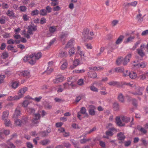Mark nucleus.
I'll return each mask as SVG.
<instances>
[{
  "mask_svg": "<svg viewBox=\"0 0 148 148\" xmlns=\"http://www.w3.org/2000/svg\"><path fill=\"white\" fill-rule=\"evenodd\" d=\"M19 82H18L16 81L12 83V88L16 89L18 86Z\"/></svg>",
  "mask_w": 148,
  "mask_h": 148,
  "instance_id": "obj_33",
  "label": "nucleus"
},
{
  "mask_svg": "<svg viewBox=\"0 0 148 148\" xmlns=\"http://www.w3.org/2000/svg\"><path fill=\"white\" fill-rule=\"evenodd\" d=\"M142 14H138L136 16V18L139 22H141L143 21V18L141 17Z\"/></svg>",
  "mask_w": 148,
  "mask_h": 148,
  "instance_id": "obj_40",
  "label": "nucleus"
},
{
  "mask_svg": "<svg viewBox=\"0 0 148 148\" xmlns=\"http://www.w3.org/2000/svg\"><path fill=\"white\" fill-rule=\"evenodd\" d=\"M118 99L121 102H123L124 101V99L123 96L121 93L119 94L118 97Z\"/></svg>",
  "mask_w": 148,
  "mask_h": 148,
  "instance_id": "obj_34",
  "label": "nucleus"
},
{
  "mask_svg": "<svg viewBox=\"0 0 148 148\" xmlns=\"http://www.w3.org/2000/svg\"><path fill=\"white\" fill-rule=\"evenodd\" d=\"M20 114V111L19 110L16 109L14 114L13 117L15 118H17L18 116H19Z\"/></svg>",
  "mask_w": 148,
  "mask_h": 148,
  "instance_id": "obj_21",
  "label": "nucleus"
},
{
  "mask_svg": "<svg viewBox=\"0 0 148 148\" xmlns=\"http://www.w3.org/2000/svg\"><path fill=\"white\" fill-rule=\"evenodd\" d=\"M5 23V17H2L0 18V23L1 24H4Z\"/></svg>",
  "mask_w": 148,
  "mask_h": 148,
  "instance_id": "obj_55",
  "label": "nucleus"
},
{
  "mask_svg": "<svg viewBox=\"0 0 148 148\" xmlns=\"http://www.w3.org/2000/svg\"><path fill=\"white\" fill-rule=\"evenodd\" d=\"M130 78L132 79H135L137 77V74L134 72H132L130 73H129V75Z\"/></svg>",
  "mask_w": 148,
  "mask_h": 148,
  "instance_id": "obj_19",
  "label": "nucleus"
},
{
  "mask_svg": "<svg viewBox=\"0 0 148 148\" xmlns=\"http://www.w3.org/2000/svg\"><path fill=\"white\" fill-rule=\"evenodd\" d=\"M81 114L84 115V117H88V114L86 112V109L84 107H82L81 108L80 111L78 112L77 116L80 120H81L82 119L80 117L81 116Z\"/></svg>",
  "mask_w": 148,
  "mask_h": 148,
  "instance_id": "obj_2",
  "label": "nucleus"
},
{
  "mask_svg": "<svg viewBox=\"0 0 148 148\" xmlns=\"http://www.w3.org/2000/svg\"><path fill=\"white\" fill-rule=\"evenodd\" d=\"M50 141L49 140L46 139L41 141V143L43 145H45L48 144Z\"/></svg>",
  "mask_w": 148,
  "mask_h": 148,
  "instance_id": "obj_48",
  "label": "nucleus"
},
{
  "mask_svg": "<svg viewBox=\"0 0 148 148\" xmlns=\"http://www.w3.org/2000/svg\"><path fill=\"white\" fill-rule=\"evenodd\" d=\"M45 108L49 110L52 108V105L49 103H47L45 104Z\"/></svg>",
  "mask_w": 148,
  "mask_h": 148,
  "instance_id": "obj_47",
  "label": "nucleus"
},
{
  "mask_svg": "<svg viewBox=\"0 0 148 148\" xmlns=\"http://www.w3.org/2000/svg\"><path fill=\"white\" fill-rule=\"evenodd\" d=\"M144 90V88L142 87H139L137 90V91L135 92H132V93L134 95H143V92Z\"/></svg>",
  "mask_w": 148,
  "mask_h": 148,
  "instance_id": "obj_9",
  "label": "nucleus"
},
{
  "mask_svg": "<svg viewBox=\"0 0 148 148\" xmlns=\"http://www.w3.org/2000/svg\"><path fill=\"white\" fill-rule=\"evenodd\" d=\"M40 117V115L39 114H35L34 116L33 119L39 120Z\"/></svg>",
  "mask_w": 148,
  "mask_h": 148,
  "instance_id": "obj_57",
  "label": "nucleus"
},
{
  "mask_svg": "<svg viewBox=\"0 0 148 148\" xmlns=\"http://www.w3.org/2000/svg\"><path fill=\"white\" fill-rule=\"evenodd\" d=\"M7 15L9 17H14V13L12 10H8L6 12Z\"/></svg>",
  "mask_w": 148,
  "mask_h": 148,
  "instance_id": "obj_22",
  "label": "nucleus"
},
{
  "mask_svg": "<svg viewBox=\"0 0 148 148\" xmlns=\"http://www.w3.org/2000/svg\"><path fill=\"white\" fill-rule=\"evenodd\" d=\"M10 140H9L7 141V143L8 145L11 148H15V146L13 143L10 142Z\"/></svg>",
  "mask_w": 148,
  "mask_h": 148,
  "instance_id": "obj_36",
  "label": "nucleus"
},
{
  "mask_svg": "<svg viewBox=\"0 0 148 148\" xmlns=\"http://www.w3.org/2000/svg\"><path fill=\"white\" fill-rule=\"evenodd\" d=\"M7 43L8 44L13 45L15 43V41L12 39H10L7 40Z\"/></svg>",
  "mask_w": 148,
  "mask_h": 148,
  "instance_id": "obj_56",
  "label": "nucleus"
},
{
  "mask_svg": "<svg viewBox=\"0 0 148 148\" xmlns=\"http://www.w3.org/2000/svg\"><path fill=\"white\" fill-rule=\"evenodd\" d=\"M90 88L91 90L94 92H97L98 91V89L94 86H91Z\"/></svg>",
  "mask_w": 148,
  "mask_h": 148,
  "instance_id": "obj_58",
  "label": "nucleus"
},
{
  "mask_svg": "<svg viewBox=\"0 0 148 148\" xmlns=\"http://www.w3.org/2000/svg\"><path fill=\"white\" fill-rule=\"evenodd\" d=\"M15 123L16 125L18 126H21L23 124L21 123V120L19 119L16 120L15 121Z\"/></svg>",
  "mask_w": 148,
  "mask_h": 148,
  "instance_id": "obj_41",
  "label": "nucleus"
},
{
  "mask_svg": "<svg viewBox=\"0 0 148 148\" xmlns=\"http://www.w3.org/2000/svg\"><path fill=\"white\" fill-rule=\"evenodd\" d=\"M64 79L65 78L64 77L58 76L55 79L53 80V82L54 84H58L62 82Z\"/></svg>",
  "mask_w": 148,
  "mask_h": 148,
  "instance_id": "obj_7",
  "label": "nucleus"
},
{
  "mask_svg": "<svg viewBox=\"0 0 148 148\" xmlns=\"http://www.w3.org/2000/svg\"><path fill=\"white\" fill-rule=\"evenodd\" d=\"M28 28L32 31H36L37 30V26L34 25H29L28 27Z\"/></svg>",
  "mask_w": 148,
  "mask_h": 148,
  "instance_id": "obj_25",
  "label": "nucleus"
},
{
  "mask_svg": "<svg viewBox=\"0 0 148 148\" xmlns=\"http://www.w3.org/2000/svg\"><path fill=\"white\" fill-rule=\"evenodd\" d=\"M97 74L96 73H93L89 74L88 75V76L91 78H95L97 77Z\"/></svg>",
  "mask_w": 148,
  "mask_h": 148,
  "instance_id": "obj_52",
  "label": "nucleus"
},
{
  "mask_svg": "<svg viewBox=\"0 0 148 148\" xmlns=\"http://www.w3.org/2000/svg\"><path fill=\"white\" fill-rule=\"evenodd\" d=\"M39 14V11L37 10H35L32 11L31 14L32 16L37 15Z\"/></svg>",
  "mask_w": 148,
  "mask_h": 148,
  "instance_id": "obj_35",
  "label": "nucleus"
},
{
  "mask_svg": "<svg viewBox=\"0 0 148 148\" xmlns=\"http://www.w3.org/2000/svg\"><path fill=\"white\" fill-rule=\"evenodd\" d=\"M77 84L78 85L80 86L83 85L84 84L83 79H80L78 80Z\"/></svg>",
  "mask_w": 148,
  "mask_h": 148,
  "instance_id": "obj_51",
  "label": "nucleus"
},
{
  "mask_svg": "<svg viewBox=\"0 0 148 148\" xmlns=\"http://www.w3.org/2000/svg\"><path fill=\"white\" fill-rule=\"evenodd\" d=\"M46 11L47 13H50L52 12V8L49 6H47L46 7Z\"/></svg>",
  "mask_w": 148,
  "mask_h": 148,
  "instance_id": "obj_44",
  "label": "nucleus"
},
{
  "mask_svg": "<svg viewBox=\"0 0 148 148\" xmlns=\"http://www.w3.org/2000/svg\"><path fill=\"white\" fill-rule=\"evenodd\" d=\"M113 108L115 110H116L119 109V104L117 103H114Z\"/></svg>",
  "mask_w": 148,
  "mask_h": 148,
  "instance_id": "obj_59",
  "label": "nucleus"
},
{
  "mask_svg": "<svg viewBox=\"0 0 148 148\" xmlns=\"http://www.w3.org/2000/svg\"><path fill=\"white\" fill-rule=\"evenodd\" d=\"M41 53L38 52L36 54L33 53L29 56V57L31 58V60L29 62V63L32 65L35 64L36 62V60L39 59L41 57Z\"/></svg>",
  "mask_w": 148,
  "mask_h": 148,
  "instance_id": "obj_1",
  "label": "nucleus"
},
{
  "mask_svg": "<svg viewBox=\"0 0 148 148\" xmlns=\"http://www.w3.org/2000/svg\"><path fill=\"white\" fill-rule=\"evenodd\" d=\"M67 66V63L66 61L63 63L61 66V69L62 70H64L66 68Z\"/></svg>",
  "mask_w": 148,
  "mask_h": 148,
  "instance_id": "obj_45",
  "label": "nucleus"
},
{
  "mask_svg": "<svg viewBox=\"0 0 148 148\" xmlns=\"http://www.w3.org/2000/svg\"><path fill=\"white\" fill-rule=\"evenodd\" d=\"M89 32V30L87 28L84 29L82 34L83 37L84 38L85 40H91L92 39V38L90 36Z\"/></svg>",
  "mask_w": 148,
  "mask_h": 148,
  "instance_id": "obj_4",
  "label": "nucleus"
},
{
  "mask_svg": "<svg viewBox=\"0 0 148 148\" xmlns=\"http://www.w3.org/2000/svg\"><path fill=\"white\" fill-rule=\"evenodd\" d=\"M49 30L50 32V34H48V36H50L52 35V34H53L56 30V28L55 26H52L50 27H49Z\"/></svg>",
  "mask_w": 148,
  "mask_h": 148,
  "instance_id": "obj_12",
  "label": "nucleus"
},
{
  "mask_svg": "<svg viewBox=\"0 0 148 148\" xmlns=\"http://www.w3.org/2000/svg\"><path fill=\"white\" fill-rule=\"evenodd\" d=\"M89 114L92 116L95 115V110L96 109V107L93 105H91L89 106Z\"/></svg>",
  "mask_w": 148,
  "mask_h": 148,
  "instance_id": "obj_8",
  "label": "nucleus"
},
{
  "mask_svg": "<svg viewBox=\"0 0 148 148\" xmlns=\"http://www.w3.org/2000/svg\"><path fill=\"white\" fill-rule=\"evenodd\" d=\"M29 104L28 101L25 100L24 101L22 104V106L24 107H26Z\"/></svg>",
  "mask_w": 148,
  "mask_h": 148,
  "instance_id": "obj_62",
  "label": "nucleus"
},
{
  "mask_svg": "<svg viewBox=\"0 0 148 148\" xmlns=\"http://www.w3.org/2000/svg\"><path fill=\"white\" fill-rule=\"evenodd\" d=\"M140 43L139 41H137L134 45L133 47L131 49L134 50L138 46V45Z\"/></svg>",
  "mask_w": 148,
  "mask_h": 148,
  "instance_id": "obj_50",
  "label": "nucleus"
},
{
  "mask_svg": "<svg viewBox=\"0 0 148 148\" xmlns=\"http://www.w3.org/2000/svg\"><path fill=\"white\" fill-rule=\"evenodd\" d=\"M19 8L21 12H25L26 11L27 8L24 5H21L19 7Z\"/></svg>",
  "mask_w": 148,
  "mask_h": 148,
  "instance_id": "obj_38",
  "label": "nucleus"
},
{
  "mask_svg": "<svg viewBox=\"0 0 148 148\" xmlns=\"http://www.w3.org/2000/svg\"><path fill=\"white\" fill-rule=\"evenodd\" d=\"M119 21L117 20H113L112 22V26L114 27L118 23Z\"/></svg>",
  "mask_w": 148,
  "mask_h": 148,
  "instance_id": "obj_60",
  "label": "nucleus"
},
{
  "mask_svg": "<svg viewBox=\"0 0 148 148\" xmlns=\"http://www.w3.org/2000/svg\"><path fill=\"white\" fill-rule=\"evenodd\" d=\"M46 22V20L44 17L42 18L40 20V23L42 25Z\"/></svg>",
  "mask_w": 148,
  "mask_h": 148,
  "instance_id": "obj_49",
  "label": "nucleus"
},
{
  "mask_svg": "<svg viewBox=\"0 0 148 148\" xmlns=\"http://www.w3.org/2000/svg\"><path fill=\"white\" fill-rule=\"evenodd\" d=\"M29 17L28 16L27 14H23V19L24 21H27L29 19Z\"/></svg>",
  "mask_w": 148,
  "mask_h": 148,
  "instance_id": "obj_53",
  "label": "nucleus"
},
{
  "mask_svg": "<svg viewBox=\"0 0 148 148\" xmlns=\"http://www.w3.org/2000/svg\"><path fill=\"white\" fill-rule=\"evenodd\" d=\"M21 74L24 77L29 78L30 76V72L27 70L21 72Z\"/></svg>",
  "mask_w": 148,
  "mask_h": 148,
  "instance_id": "obj_13",
  "label": "nucleus"
},
{
  "mask_svg": "<svg viewBox=\"0 0 148 148\" xmlns=\"http://www.w3.org/2000/svg\"><path fill=\"white\" fill-rule=\"evenodd\" d=\"M115 72H122L124 71V69L123 68L121 67H118L115 69Z\"/></svg>",
  "mask_w": 148,
  "mask_h": 148,
  "instance_id": "obj_39",
  "label": "nucleus"
},
{
  "mask_svg": "<svg viewBox=\"0 0 148 148\" xmlns=\"http://www.w3.org/2000/svg\"><path fill=\"white\" fill-rule=\"evenodd\" d=\"M19 99V98L18 96L16 95L13 97L11 96L9 97L8 98L7 100L8 101H12Z\"/></svg>",
  "mask_w": 148,
  "mask_h": 148,
  "instance_id": "obj_20",
  "label": "nucleus"
},
{
  "mask_svg": "<svg viewBox=\"0 0 148 148\" xmlns=\"http://www.w3.org/2000/svg\"><path fill=\"white\" fill-rule=\"evenodd\" d=\"M121 119L125 123H128L130 122V117L126 116H121Z\"/></svg>",
  "mask_w": 148,
  "mask_h": 148,
  "instance_id": "obj_17",
  "label": "nucleus"
},
{
  "mask_svg": "<svg viewBox=\"0 0 148 148\" xmlns=\"http://www.w3.org/2000/svg\"><path fill=\"white\" fill-rule=\"evenodd\" d=\"M1 57L3 59H5L8 57V53L6 52H5L2 53Z\"/></svg>",
  "mask_w": 148,
  "mask_h": 148,
  "instance_id": "obj_43",
  "label": "nucleus"
},
{
  "mask_svg": "<svg viewBox=\"0 0 148 148\" xmlns=\"http://www.w3.org/2000/svg\"><path fill=\"white\" fill-rule=\"evenodd\" d=\"M54 100L56 102L59 103L62 102L64 101V99H62L59 98L57 97L55 98Z\"/></svg>",
  "mask_w": 148,
  "mask_h": 148,
  "instance_id": "obj_42",
  "label": "nucleus"
},
{
  "mask_svg": "<svg viewBox=\"0 0 148 148\" xmlns=\"http://www.w3.org/2000/svg\"><path fill=\"white\" fill-rule=\"evenodd\" d=\"M27 90V87H25L20 89L19 90L18 92V96L19 98H21L23 97V95L26 92Z\"/></svg>",
  "mask_w": 148,
  "mask_h": 148,
  "instance_id": "obj_6",
  "label": "nucleus"
},
{
  "mask_svg": "<svg viewBox=\"0 0 148 148\" xmlns=\"http://www.w3.org/2000/svg\"><path fill=\"white\" fill-rule=\"evenodd\" d=\"M74 41V40L73 39H71L70 40L69 42H68L67 44L66 45V48H69L70 46H71L73 43Z\"/></svg>",
  "mask_w": 148,
  "mask_h": 148,
  "instance_id": "obj_29",
  "label": "nucleus"
},
{
  "mask_svg": "<svg viewBox=\"0 0 148 148\" xmlns=\"http://www.w3.org/2000/svg\"><path fill=\"white\" fill-rule=\"evenodd\" d=\"M55 41V39H52L51 41L50 42L48 45L46 47V49H47L50 47L51 45H52Z\"/></svg>",
  "mask_w": 148,
  "mask_h": 148,
  "instance_id": "obj_61",
  "label": "nucleus"
},
{
  "mask_svg": "<svg viewBox=\"0 0 148 148\" xmlns=\"http://www.w3.org/2000/svg\"><path fill=\"white\" fill-rule=\"evenodd\" d=\"M79 61L78 59H75L73 63V65L75 67H76L79 65Z\"/></svg>",
  "mask_w": 148,
  "mask_h": 148,
  "instance_id": "obj_32",
  "label": "nucleus"
},
{
  "mask_svg": "<svg viewBox=\"0 0 148 148\" xmlns=\"http://www.w3.org/2000/svg\"><path fill=\"white\" fill-rule=\"evenodd\" d=\"M75 49L74 48H71L69 51V54L70 56H72L75 53Z\"/></svg>",
  "mask_w": 148,
  "mask_h": 148,
  "instance_id": "obj_37",
  "label": "nucleus"
},
{
  "mask_svg": "<svg viewBox=\"0 0 148 148\" xmlns=\"http://www.w3.org/2000/svg\"><path fill=\"white\" fill-rule=\"evenodd\" d=\"M123 62V58L119 57V58L116 60V64L118 65H120Z\"/></svg>",
  "mask_w": 148,
  "mask_h": 148,
  "instance_id": "obj_31",
  "label": "nucleus"
},
{
  "mask_svg": "<svg viewBox=\"0 0 148 148\" xmlns=\"http://www.w3.org/2000/svg\"><path fill=\"white\" fill-rule=\"evenodd\" d=\"M136 50L137 53L141 57L143 58L145 56V53L143 51V50L137 49Z\"/></svg>",
  "mask_w": 148,
  "mask_h": 148,
  "instance_id": "obj_14",
  "label": "nucleus"
},
{
  "mask_svg": "<svg viewBox=\"0 0 148 148\" xmlns=\"http://www.w3.org/2000/svg\"><path fill=\"white\" fill-rule=\"evenodd\" d=\"M123 6H124V8L127 9L130 6V3H124L123 4Z\"/></svg>",
  "mask_w": 148,
  "mask_h": 148,
  "instance_id": "obj_64",
  "label": "nucleus"
},
{
  "mask_svg": "<svg viewBox=\"0 0 148 148\" xmlns=\"http://www.w3.org/2000/svg\"><path fill=\"white\" fill-rule=\"evenodd\" d=\"M132 54L130 53L127 55L124 58H123L122 63L124 65H126L130 61V59L131 58Z\"/></svg>",
  "mask_w": 148,
  "mask_h": 148,
  "instance_id": "obj_5",
  "label": "nucleus"
},
{
  "mask_svg": "<svg viewBox=\"0 0 148 148\" xmlns=\"http://www.w3.org/2000/svg\"><path fill=\"white\" fill-rule=\"evenodd\" d=\"M148 77V72L142 74L139 76V78L140 79L144 80L146 79L147 77Z\"/></svg>",
  "mask_w": 148,
  "mask_h": 148,
  "instance_id": "obj_26",
  "label": "nucleus"
},
{
  "mask_svg": "<svg viewBox=\"0 0 148 148\" xmlns=\"http://www.w3.org/2000/svg\"><path fill=\"white\" fill-rule=\"evenodd\" d=\"M28 112L30 114H34L35 112V110L32 108H29L27 109Z\"/></svg>",
  "mask_w": 148,
  "mask_h": 148,
  "instance_id": "obj_46",
  "label": "nucleus"
},
{
  "mask_svg": "<svg viewBox=\"0 0 148 148\" xmlns=\"http://www.w3.org/2000/svg\"><path fill=\"white\" fill-rule=\"evenodd\" d=\"M69 34L68 32L65 31L63 32L60 35V38L61 41L63 44L65 43V41L67 39V37Z\"/></svg>",
  "mask_w": 148,
  "mask_h": 148,
  "instance_id": "obj_3",
  "label": "nucleus"
},
{
  "mask_svg": "<svg viewBox=\"0 0 148 148\" xmlns=\"http://www.w3.org/2000/svg\"><path fill=\"white\" fill-rule=\"evenodd\" d=\"M124 38V36L122 35L120 36L117 40L116 43L117 44H119L123 40Z\"/></svg>",
  "mask_w": 148,
  "mask_h": 148,
  "instance_id": "obj_24",
  "label": "nucleus"
},
{
  "mask_svg": "<svg viewBox=\"0 0 148 148\" xmlns=\"http://www.w3.org/2000/svg\"><path fill=\"white\" fill-rule=\"evenodd\" d=\"M108 84L110 86H114L119 85V83L117 81H113L109 82L108 83Z\"/></svg>",
  "mask_w": 148,
  "mask_h": 148,
  "instance_id": "obj_23",
  "label": "nucleus"
},
{
  "mask_svg": "<svg viewBox=\"0 0 148 148\" xmlns=\"http://www.w3.org/2000/svg\"><path fill=\"white\" fill-rule=\"evenodd\" d=\"M115 120L116 123L118 126H123L125 125L124 123H122L119 117L118 116L116 117Z\"/></svg>",
  "mask_w": 148,
  "mask_h": 148,
  "instance_id": "obj_10",
  "label": "nucleus"
},
{
  "mask_svg": "<svg viewBox=\"0 0 148 148\" xmlns=\"http://www.w3.org/2000/svg\"><path fill=\"white\" fill-rule=\"evenodd\" d=\"M147 65V63L146 62H143L140 63V64H134L133 66H138V67H140L141 68H144Z\"/></svg>",
  "mask_w": 148,
  "mask_h": 148,
  "instance_id": "obj_16",
  "label": "nucleus"
},
{
  "mask_svg": "<svg viewBox=\"0 0 148 148\" xmlns=\"http://www.w3.org/2000/svg\"><path fill=\"white\" fill-rule=\"evenodd\" d=\"M135 37L134 36H130L127 38L125 41V43H128L129 42H131L133 41V40L134 39Z\"/></svg>",
  "mask_w": 148,
  "mask_h": 148,
  "instance_id": "obj_18",
  "label": "nucleus"
},
{
  "mask_svg": "<svg viewBox=\"0 0 148 148\" xmlns=\"http://www.w3.org/2000/svg\"><path fill=\"white\" fill-rule=\"evenodd\" d=\"M67 81L68 82H66L63 84V87L64 89H69L70 88L69 87V82L70 81L68 79H67Z\"/></svg>",
  "mask_w": 148,
  "mask_h": 148,
  "instance_id": "obj_30",
  "label": "nucleus"
},
{
  "mask_svg": "<svg viewBox=\"0 0 148 148\" xmlns=\"http://www.w3.org/2000/svg\"><path fill=\"white\" fill-rule=\"evenodd\" d=\"M9 115V112L8 110L4 111L2 115V119L3 120L8 119Z\"/></svg>",
  "mask_w": 148,
  "mask_h": 148,
  "instance_id": "obj_11",
  "label": "nucleus"
},
{
  "mask_svg": "<svg viewBox=\"0 0 148 148\" xmlns=\"http://www.w3.org/2000/svg\"><path fill=\"white\" fill-rule=\"evenodd\" d=\"M124 145L125 147H127L130 146L131 143V140H128L125 141L124 142Z\"/></svg>",
  "mask_w": 148,
  "mask_h": 148,
  "instance_id": "obj_54",
  "label": "nucleus"
},
{
  "mask_svg": "<svg viewBox=\"0 0 148 148\" xmlns=\"http://www.w3.org/2000/svg\"><path fill=\"white\" fill-rule=\"evenodd\" d=\"M14 47L13 45H9L7 47V49L9 51H13L14 49Z\"/></svg>",
  "mask_w": 148,
  "mask_h": 148,
  "instance_id": "obj_63",
  "label": "nucleus"
},
{
  "mask_svg": "<svg viewBox=\"0 0 148 148\" xmlns=\"http://www.w3.org/2000/svg\"><path fill=\"white\" fill-rule=\"evenodd\" d=\"M39 14L41 16H45L47 14V13L45 9H41L39 12Z\"/></svg>",
  "mask_w": 148,
  "mask_h": 148,
  "instance_id": "obj_28",
  "label": "nucleus"
},
{
  "mask_svg": "<svg viewBox=\"0 0 148 148\" xmlns=\"http://www.w3.org/2000/svg\"><path fill=\"white\" fill-rule=\"evenodd\" d=\"M4 121V124L6 126H9L11 125L10 121L9 119H6Z\"/></svg>",
  "mask_w": 148,
  "mask_h": 148,
  "instance_id": "obj_27",
  "label": "nucleus"
},
{
  "mask_svg": "<svg viewBox=\"0 0 148 148\" xmlns=\"http://www.w3.org/2000/svg\"><path fill=\"white\" fill-rule=\"evenodd\" d=\"M118 138L119 140H123L125 138V136L122 132H120L117 134Z\"/></svg>",
  "mask_w": 148,
  "mask_h": 148,
  "instance_id": "obj_15",
  "label": "nucleus"
}]
</instances>
